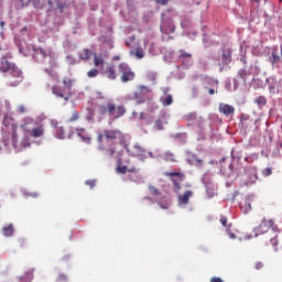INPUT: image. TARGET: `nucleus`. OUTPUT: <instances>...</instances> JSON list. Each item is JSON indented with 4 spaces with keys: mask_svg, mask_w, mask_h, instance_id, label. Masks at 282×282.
Returning a JSON list of instances; mask_svg holds the SVG:
<instances>
[{
    "mask_svg": "<svg viewBox=\"0 0 282 282\" xmlns=\"http://www.w3.org/2000/svg\"><path fill=\"white\" fill-rule=\"evenodd\" d=\"M0 72H8V74H10L9 83L11 87H17V85L23 82V73L21 69L6 58H2L0 62Z\"/></svg>",
    "mask_w": 282,
    "mask_h": 282,
    "instance_id": "f257e3e1",
    "label": "nucleus"
},
{
    "mask_svg": "<svg viewBox=\"0 0 282 282\" xmlns=\"http://www.w3.org/2000/svg\"><path fill=\"white\" fill-rule=\"evenodd\" d=\"M20 129H22L26 135H30V138H43V135H45V126H36V121L30 117L24 119Z\"/></svg>",
    "mask_w": 282,
    "mask_h": 282,
    "instance_id": "f03ea898",
    "label": "nucleus"
},
{
    "mask_svg": "<svg viewBox=\"0 0 282 282\" xmlns=\"http://www.w3.org/2000/svg\"><path fill=\"white\" fill-rule=\"evenodd\" d=\"M118 72L121 83H131V80H135V73L129 67V64H118Z\"/></svg>",
    "mask_w": 282,
    "mask_h": 282,
    "instance_id": "7ed1b4c3",
    "label": "nucleus"
},
{
    "mask_svg": "<svg viewBox=\"0 0 282 282\" xmlns=\"http://www.w3.org/2000/svg\"><path fill=\"white\" fill-rule=\"evenodd\" d=\"M163 175H165V177H170L172 184H173V188H174V193H180L182 191V185L180 184V182H184V180H186V175L182 172H165L163 173Z\"/></svg>",
    "mask_w": 282,
    "mask_h": 282,
    "instance_id": "20e7f679",
    "label": "nucleus"
},
{
    "mask_svg": "<svg viewBox=\"0 0 282 282\" xmlns=\"http://www.w3.org/2000/svg\"><path fill=\"white\" fill-rule=\"evenodd\" d=\"M108 116L110 120H118V118H122L124 113H127V108L124 106H116V104L109 101L107 107Z\"/></svg>",
    "mask_w": 282,
    "mask_h": 282,
    "instance_id": "39448f33",
    "label": "nucleus"
},
{
    "mask_svg": "<svg viewBox=\"0 0 282 282\" xmlns=\"http://www.w3.org/2000/svg\"><path fill=\"white\" fill-rule=\"evenodd\" d=\"M151 88L148 86H138L137 91L133 93V98L137 105H144V102H147L149 99V94H151Z\"/></svg>",
    "mask_w": 282,
    "mask_h": 282,
    "instance_id": "423d86ee",
    "label": "nucleus"
},
{
    "mask_svg": "<svg viewBox=\"0 0 282 282\" xmlns=\"http://www.w3.org/2000/svg\"><path fill=\"white\" fill-rule=\"evenodd\" d=\"M107 139L111 140L115 144H122L124 142V134L119 130H110L107 132Z\"/></svg>",
    "mask_w": 282,
    "mask_h": 282,
    "instance_id": "0eeeda50",
    "label": "nucleus"
},
{
    "mask_svg": "<svg viewBox=\"0 0 282 282\" xmlns=\"http://www.w3.org/2000/svg\"><path fill=\"white\" fill-rule=\"evenodd\" d=\"M178 61H181V63L185 65V67H191V65H193V54L186 53V51L184 50H180Z\"/></svg>",
    "mask_w": 282,
    "mask_h": 282,
    "instance_id": "6e6552de",
    "label": "nucleus"
},
{
    "mask_svg": "<svg viewBox=\"0 0 282 282\" xmlns=\"http://www.w3.org/2000/svg\"><path fill=\"white\" fill-rule=\"evenodd\" d=\"M254 202V196L249 195L247 196L241 203H240V210L245 213V215H248L250 210H252V203Z\"/></svg>",
    "mask_w": 282,
    "mask_h": 282,
    "instance_id": "1a4fd4ad",
    "label": "nucleus"
},
{
    "mask_svg": "<svg viewBox=\"0 0 282 282\" xmlns=\"http://www.w3.org/2000/svg\"><path fill=\"white\" fill-rule=\"evenodd\" d=\"M19 134H17V127L12 126V132L7 133V139L3 140L4 147H8L10 143L12 147H17V139Z\"/></svg>",
    "mask_w": 282,
    "mask_h": 282,
    "instance_id": "9d476101",
    "label": "nucleus"
},
{
    "mask_svg": "<svg viewBox=\"0 0 282 282\" xmlns=\"http://www.w3.org/2000/svg\"><path fill=\"white\" fill-rule=\"evenodd\" d=\"M245 176H247V184H254L257 182V167L245 169Z\"/></svg>",
    "mask_w": 282,
    "mask_h": 282,
    "instance_id": "9b49d317",
    "label": "nucleus"
},
{
    "mask_svg": "<svg viewBox=\"0 0 282 282\" xmlns=\"http://www.w3.org/2000/svg\"><path fill=\"white\" fill-rule=\"evenodd\" d=\"M195 193L193 191H186L184 194H180L177 202L180 206H186Z\"/></svg>",
    "mask_w": 282,
    "mask_h": 282,
    "instance_id": "f8f14e48",
    "label": "nucleus"
},
{
    "mask_svg": "<svg viewBox=\"0 0 282 282\" xmlns=\"http://www.w3.org/2000/svg\"><path fill=\"white\" fill-rule=\"evenodd\" d=\"M219 113H223V116H226V118L235 116V108L228 104H220Z\"/></svg>",
    "mask_w": 282,
    "mask_h": 282,
    "instance_id": "ddd939ff",
    "label": "nucleus"
},
{
    "mask_svg": "<svg viewBox=\"0 0 282 282\" xmlns=\"http://www.w3.org/2000/svg\"><path fill=\"white\" fill-rule=\"evenodd\" d=\"M117 173H121L124 175V173H135V167L128 169L127 165L122 164V160L118 159L117 160V167H116Z\"/></svg>",
    "mask_w": 282,
    "mask_h": 282,
    "instance_id": "4468645a",
    "label": "nucleus"
},
{
    "mask_svg": "<svg viewBox=\"0 0 282 282\" xmlns=\"http://www.w3.org/2000/svg\"><path fill=\"white\" fill-rule=\"evenodd\" d=\"M119 76L120 72H118V65L111 64L107 72V78H109V80H116Z\"/></svg>",
    "mask_w": 282,
    "mask_h": 282,
    "instance_id": "2eb2a0df",
    "label": "nucleus"
},
{
    "mask_svg": "<svg viewBox=\"0 0 282 282\" xmlns=\"http://www.w3.org/2000/svg\"><path fill=\"white\" fill-rule=\"evenodd\" d=\"M34 268H31L24 272L23 275L19 276L20 282H32L34 280Z\"/></svg>",
    "mask_w": 282,
    "mask_h": 282,
    "instance_id": "dca6fc26",
    "label": "nucleus"
},
{
    "mask_svg": "<svg viewBox=\"0 0 282 282\" xmlns=\"http://www.w3.org/2000/svg\"><path fill=\"white\" fill-rule=\"evenodd\" d=\"M65 88L59 86L52 87V94H54V96H57V98H64V100H69V98L65 97Z\"/></svg>",
    "mask_w": 282,
    "mask_h": 282,
    "instance_id": "f3484780",
    "label": "nucleus"
},
{
    "mask_svg": "<svg viewBox=\"0 0 282 282\" xmlns=\"http://www.w3.org/2000/svg\"><path fill=\"white\" fill-rule=\"evenodd\" d=\"M94 65L95 67L102 69L105 67V58L100 54H94Z\"/></svg>",
    "mask_w": 282,
    "mask_h": 282,
    "instance_id": "a211bd4d",
    "label": "nucleus"
},
{
    "mask_svg": "<svg viewBox=\"0 0 282 282\" xmlns=\"http://www.w3.org/2000/svg\"><path fill=\"white\" fill-rule=\"evenodd\" d=\"M221 62L224 65H230L232 63V52L229 50L223 52Z\"/></svg>",
    "mask_w": 282,
    "mask_h": 282,
    "instance_id": "6ab92c4d",
    "label": "nucleus"
},
{
    "mask_svg": "<svg viewBox=\"0 0 282 282\" xmlns=\"http://www.w3.org/2000/svg\"><path fill=\"white\" fill-rule=\"evenodd\" d=\"M76 131L77 135L82 138L84 142H86L87 144L91 142V138L89 137V134H87V131L85 129H76Z\"/></svg>",
    "mask_w": 282,
    "mask_h": 282,
    "instance_id": "aec40b11",
    "label": "nucleus"
},
{
    "mask_svg": "<svg viewBox=\"0 0 282 282\" xmlns=\"http://www.w3.org/2000/svg\"><path fill=\"white\" fill-rule=\"evenodd\" d=\"M33 52L35 54L42 55V58H47V56H50V58H52V50L46 51V50L41 48V47H37V48L33 47Z\"/></svg>",
    "mask_w": 282,
    "mask_h": 282,
    "instance_id": "412c9836",
    "label": "nucleus"
},
{
    "mask_svg": "<svg viewBox=\"0 0 282 282\" xmlns=\"http://www.w3.org/2000/svg\"><path fill=\"white\" fill-rule=\"evenodd\" d=\"M105 138H107V131L97 133V142L99 144L98 149L100 151H105V145L102 144V141L105 140Z\"/></svg>",
    "mask_w": 282,
    "mask_h": 282,
    "instance_id": "4be33fe9",
    "label": "nucleus"
},
{
    "mask_svg": "<svg viewBox=\"0 0 282 282\" xmlns=\"http://www.w3.org/2000/svg\"><path fill=\"white\" fill-rule=\"evenodd\" d=\"M55 138L58 140H65V128L63 126L55 127Z\"/></svg>",
    "mask_w": 282,
    "mask_h": 282,
    "instance_id": "5701e85b",
    "label": "nucleus"
},
{
    "mask_svg": "<svg viewBox=\"0 0 282 282\" xmlns=\"http://www.w3.org/2000/svg\"><path fill=\"white\" fill-rule=\"evenodd\" d=\"M91 50L89 48H84L83 52L79 53V58L80 61H89L91 58Z\"/></svg>",
    "mask_w": 282,
    "mask_h": 282,
    "instance_id": "b1692460",
    "label": "nucleus"
},
{
    "mask_svg": "<svg viewBox=\"0 0 282 282\" xmlns=\"http://www.w3.org/2000/svg\"><path fill=\"white\" fill-rule=\"evenodd\" d=\"M2 232L4 237H12L14 235V226L12 224L4 226Z\"/></svg>",
    "mask_w": 282,
    "mask_h": 282,
    "instance_id": "393cba45",
    "label": "nucleus"
},
{
    "mask_svg": "<svg viewBox=\"0 0 282 282\" xmlns=\"http://www.w3.org/2000/svg\"><path fill=\"white\" fill-rule=\"evenodd\" d=\"M63 85H64V89L69 94V91H72V86L74 85V79L69 77H65L63 79Z\"/></svg>",
    "mask_w": 282,
    "mask_h": 282,
    "instance_id": "a878e982",
    "label": "nucleus"
},
{
    "mask_svg": "<svg viewBox=\"0 0 282 282\" xmlns=\"http://www.w3.org/2000/svg\"><path fill=\"white\" fill-rule=\"evenodd\" d=\"M161 102L164 107H170V105H173V96L167 95L165 98L161 97Z\"/></svg>",
    "mask_w": 282,
    "mask_h": 282,
    "instance_id": "bb28decb",
    "label": "nucleus"
},
{
    "mask_svg": "<svg viewBox=\"0 0 282 282\" xmlns=\"http://www.w3.org/2000/svg\"><path fill=\"white\" fill-rule=\"evenodd\" d=\"M163 160H165V162H177V160L175 159V154H173V152L171 151L164 153Z\"/></svg>",
    "mask_w": 282,
    "mask_h": 282,
    "instance_id": "cd10ccee",
    "label": "nucleus"
},
{
    "mask_svg": "<svg viewBox=\"0 0 282 282\" xmlns=\"http://www.w3.org/2000/svg\"><path fill=\"white\" fill-rule=\"evenodd\" d=\"M133 153L137 158H142V155H144L145 151H144V148H142L140 145H134Z\"/></svg>",
    "mask_w": 282,
    "mask_h": 282,
    "instance_id": "c85d7f7f",
    "label": "nucleus"
},
{
    "mask_svg": "<svg viewBox=\"0 0 282 282\" xmlns=\"http://www.w3.org/2000/svg\"><path fill=\"white\" fill-rule=\"evenodd\" d=\"M80 118V113L77 110L70 112V117L67 119V122H76Z\"/></svg>",
    "mask_w": 282,
    "mask_h": 282,
    "instance_id": "c756f323",
    "label": "nucleus"
},
{
    "mask_svg": "<svg viewBox=\"0 0 282 282\" xmlns=\"http://www.w3.org/2000/svg\"><path fill=\"white\" fill-rule=\"evenodd\" d=\"M153 128L155 129V131H163L164 130V120L163 119H158L154 122Z\"/></svg>",
    "mask_w": 282,
    "mask_h": 282,
    "instance_id": "7c9ffc66",
    "label": "nucleus"
},
{
    "mask_svg": "<svg viewBox=\"0 0 282 282\" xmlns=\"http://www.w3.org/2000/svg\"><path fill=\"white\" fill-rule=\"evenodd\" d=\"M256 102H257L258 107H265V105H268V99L263 96H259L256 99Z\"/></svg>",
    "mask_w": 282,
    "mask_h": 282,
    "instance_id": "2f4dec72",
    "label": "nucleus"
},
{
    "mask_svg": "<svg viewBox=\"0 0 282 282\" xmlns=\"http://www.w3.org/2000/svg\"><path fill=\"white\" fill-rule=\"evenodd\" d=\"M187 122H195V120H197V113L195 112H191L188 115L185 116Z\"/></svg>",
    "mask_w": 282,
    "mask_h": 282,
    "instance_id": "473e14b6",
    "label": "nucleus"
},
{
    "mask_svg": "<svg viewBox=\"0 0 282 282\" xmlns=\"http://www.w3.org/2000/svg\"><path fill=\"white\" fill-rule=\"evenodd\" d=\"M281 61V56H279V53L276 51H273L271 54V63H279Z\"/></svg>",
    "mask_w": 282,
    "mask_h": 282,
    "instance_id": "72a5a7b5",
    "label": "nucleus"
},
{
    "mask_svg": "<svg viewBox=\"0 0 282 282\" xmlns=\"http://www.w3.org/2000/svg\"><path fill=\"white\" fill-rule=\"evenodd\" d=\"M99 72L97 68H93L87 72V76L88 78H96V76H98Z\"/></svg>",
    "mask_w": 282,
    "mask_h": 282,
    "instance_id": "f704fd0d",
    "label": "nucleus"
},
{
    "mask_svg": "<svg viewBox=\"0 0 282 282\" xmlns=\"http://www.w3.org/2000/svg\"><path fill=\"white\" fill-rule=\"evenodd\" d=\"M65 8H67V3H65V2H58V1H57V10L59 11L61 14H63Z\"/></svg>",
    "mask_w": 282,
    "mask_h": 282,
    "instance_id": "c9c22d12",
    "label": "nucleus"
},
{
    "mask_svg": "<svg viewBox=\"0 0 282 282\" xmlns=\"http://www.w3.org/2000/svg\"><path fill=\"white\" fill-rule=\"evenodd\" d=\"M262 175L264 177H270V175H272V167H267L262 171Z\"/></svg>",
    "mask_w": 282,
    "mask_h": 282,
    "instance_id": "e433bc0d",
    "label": "nucleus"
},
{
    "mask_svg": "<svg viewBox=\"0 0 282 282\" xmlns=\"http://www.w3.org/2000/svg\"><path fill=\"white\" fill-rule=\"evenodd\" d=\"M135 56L137 58H144V51H142V48H137Z\"/></svg>",
    "mask_w": 282,
    "mask_h": 282,
    "instance_id": "4c0bfd02",
    "label": "nucleus"
},
{
    "mask_svg": "<svg viewBox=\"0 0 282 282\" xmlns=\"http://www.w3.org/2000/svg\"><path fill=\"white\" fill-rule=\"evenodd\" d=\"M149 191L152 195H160V189H158L155 186H150Z\"/></svg>",
    "mask_w": 282,
    "mask_h": 282,
    "instance_id": "58836bf2",
    "label": "nucleus"
},
{
    "mask_svg": "<svg viewBox=\"0 0 282 282\" xmlns=\"http://www.w3.org/2000/svg\"><path fill=\"white\" fill-rule=\"evenodd\" d=\"M238 75L240 76V78H242V80H246V76H248V72H246V69H240Z\"/></svg>",
    "mask_w": 282,
    "mask_h": 282,
    "instance_id": "ea45409f",
    "label": "nucleus"
},
{
    "mask_svg": "<svg viewBox=\"0 0 282 282\" xmlns=\"http://www.w3.org/2000/svg\"><path fill=\"white\" fill-rule=\"evenodd\" d=\"M98 113L100 116H105L107 113V107H105V106L99 107L98 108Z\"/></svg>",
    "mask_w": 282,
    "mask_h": 282,
    "instance_id": "a19ab883",
    "label": "nucleus"
},
{
    "mask_svg": "<svg viewBox=\"0 0 282 282\" xmlns=\"http://www.w3.org/2000/svg\"><path fill=\"white\" fill-rule=\"evenodd\" d=\"M85 184L86 186H89V188H94V186H96V181L95 180L86 181Z\"/></svg>",
    "mask_w": 282,
    "mask_h": 282,
    "instance_id": "79ce46f5",
    "label": "nucleus"
},
{
    "mask_svg": "<svg viewBox=\"0 0 282 282\" xmlns=\"http://www.w3.org/2000/svg\"><path fill=\"white\" fill-rule=\"evenodd\" d=\"M263 262H261V261H258V262H256V264H254V268H256V270H263Z\"/></svg>",
    "mask_w": 282,
    "mask_h": 282,
    "instance_id": "37998d69",
    "label": "nucleus"
},
{
    "mask_svg": "<svg viewBox=\"0 0 282 282\" xmlns=\"http://www.w3.org/2000/svg\"><path fill=\"white\" fill-rule=\"evenodd\" d=\"M220 224H223V226H228V219L224 216L220 217Z\"/></svg>",
    "mask_w": 282,
    "mask_h": 282,
    "instance_id": "c03bdc74",
    "label": "nucleus"
},
{
    "mask_svg": "<svg viewBox=\"0 0 282 282\" xmlns=\"http://www.w3.org/2000/svg\"><path fill=\"white\" fill-rule=\"evenodd\" d=\"M43 1H44V6H45V3H47L48 10H52V8H53L52 0H43Z\"/></svg>",
    "mask_w": 282,
    "mask_h": 282,
    "instance_id": "a18cd8bd",
    "label": "nucleus"
},
{
    "mask_svg": "<svg viewBox=\"0 0 282 282\" xmlns=\"http://www.w3.org/2000/svg\"><path fill=\"white\" fill-rule=\"evenodd\" d=\"M25 243H26L25 239L21 238V239L19 240V246H20V248H25Z\"/></svg>",
    "mask_w": 282,
    "mask_h": 282,
    "instance_id": "49530a36",
    "label": "nucleus"
},
{
    "mask_svg": "<svg viewBox=\"0 0 282 282\" xmlns=\"http://www.w3.org/2000/svg\"><path fill=\"white\" fill-rule=\"evenodd\" d=\"M210 282H224V280L221 278L213 276Z\"/></svg>",
    "mask_w": 282,
    "mask_h": 282,
    "instance_id": "de8ad7c7",
    "label": "nucleus"
},
{
    "mask_svg": "<svg viewBox=\"0 0 282 282\" xmlns=\"http://www.w3.org/2000/svg\"><path fill=\"white\" fill-rule=\"evenodd\" d=\"M65 280H67V275L63 273L58 275V281H65Z\"/></svg>",
    "mask_w": 282,
    "mask_h": 282,
    "instance_id": "09e8293b",
    "label": "nucleus"
},
{
    "mask_svg": "<svg viewBox=\"0 0 282 282\" xmlns=\"http://www.w3.org/2000/svg\"><path fill=\"white\" fill-rule=\"evenodd\" d=\"M156 3H161V6H166L169 3V0H155Z\"/></svg>",
    "mask_w": 282,
    "mask_h": 282,
    "instance_id": "8fccbe9b",
    "label": "nucleus"
},
{
    "mask_svg": "<svg viewBox=\"0 0 282 282\" xmlns=\"http://www.w3.org/2000/svg\"><path fill=\"white\" fill-rule=\"evenodd\" d=\"M18 111H19L20 113H25V106H20V107L18 108Z\"/></svg>",
    "mask_w": 282,
    "mask_h": 282,
    "instance_id": "3c124183",
    "label": "nucleus"
},
{
    "mask_svg": "<svg viewBox=\"0 0 282 282\" xmlns=\"http://www.w3.org/2000/svg\"><path fill=\"white\" fill-rule=\"evenodd\" d=\"M160 208H162L163 210H166L169 208V204H159Z\"/></svg>",
    "mask_w": 282,
    "mask_h": 282,
    "instance_id": "603ef678",
    "label": "nucleus"
},
{
    "mask_svg": "<svg viewBox=\"0 0 282 282\" xmlns=\"http://www.w3.org/2000/svg\"><path fill=\"white\" fill-rule=\"evenodd\" d=\"M102 98H104L102 93L97 91V99L98 100H102Z\"/></svg>",
    "mask_w": 282,
    "mask_h": 282,
    "instance_id": "864d4df0",
    "label": "nucleus"
},
{
    "mask_svg": "<svg viewBox=\"0 0 282 282\" xmlns=\"http://www.w3.org/2000/svg\"><path fill=\"white\" fill-rule=\"evenodd\" d=\"M208 94H209V96H214V94H215V89L209 88V89H208Z\"/></svg>",
    "mask_w": 282,
    "mask_h": 282,
    "instance_id": "5fc2aeb1",
    "label": "nucleus"
},
{
    "mask_svg": "<svg viewBox=\"0 0 282 282\" xmlns=\"http://www.w3.org/2000/svg\"><path fill=\"white\" fill-rule=\"evenodd\" d=\"M108 47H110V48L113 47V41H111V40L108 41Z\"/></svg>",
    "mask_w": 282,
    "mask_h": 282,
    "instance_id": "6e6d98bb",
    "label": "nucleus"
},
{
    "mask_svg": "<svg viewBox=\"0 0 282 282\" xmlns=\"http://www.w3.org/2000/svg\"><path fill=\"white\" fill-rule=\"evenodd\" d=\"M112 61H120V56L119 55H116Z\"/></svg>",
    "mask_w": 282,
    "mask_h": 282,
    "instance_id": "4d7b16f0",
    "label": "nucleus"
},
{
    "mask_svg": "<svg viewBox=\"0 0 282 282\" xmlns=\"http://www.w3.org/2000/svg\"><path fill=\"white\" fill-rule=\"evenodd\" d=\"M109 153H110V155H113V153H116V150L110 149V150H109Z\"/></svg>",
    "mask_w": 282,
    "mask_h": 282,
    "instance_id": "13d9d810",
    "label": "nucleus"
},
{
    "mask_svg": "<svg viewBox=\"0 0 282 282\" xmlns=\"http://www.w3.org/2000/svg\"><path fill=\"white\" fill-rule=\"evenodd\" d=\"M196 162L202 166V159H196Z\"/></svg>",
    "mask_w": 282,
    "mask_h": 282,
    "instance_id": "bf43d9fd",
    "label": "nucleus"
},
{
    "mask_svg": "<svg viewBox=\"0 0 282 282\" xmlns=\"http://www.w3.org/2000/svg\"><path fill=\"white\" fill-rule=\"evenodd\" d=\"M229 237H230V239H235L236 238L235 234H229Z\"/></svg>",
    "mask_w": 282,
    "mask_h": 282,
    "instance_id": "052dcab7",
    "label": "nucleus"
},
{
    "mask_svg": "<svg viewBox=\"0 0 282 282\" xmlns=\"http://www.w3.org/2000/svg\"><path fill=\"white\" fill-rule=\"evenodd\" d=\"M0 25H1V28H3L6 25V22L1 21Z\"/></svg>",
    "mask_w": 282,
    "mask_h": 282,
    "instance_id": "680f3d73",
    "label": "nucleus"
},
{
    "mask_svg": "<svg viewBox=\"0 0 282 282\" xmlns=\"http://www.w3.org/2000/svg\"><path fill=\"white\" fill-rule=\"evenodd\" d=\"M51 67H56V63H55V62H52Z\"/></svg>",
    "mask_w": 282,
    "mask_h": 282,
    "instance_id": "e2e57ef3",
    "label": "nucleus"
},
{
    "mask_svg": "<svg viewBox=\"0 0 282 282\" xmlns=\"http://www.w3.org/2000/svg\"><path fill=\"white\" fill-rule=\"evenodd\" d=\"M256 3H261V0H253Z\"/></svg>",
    "mask_w": 282,
    "mask_h": 282,
    "instance_id": "0e129e2a",
    "label": "nucleus"
},
{
    "mask_svg": "<svg viewBox=\"0 0 282 282\" xmlns=\"http://www.w3.org/2000/svg\"><path fill=\"white\" fill-rule=\"evenodd\" d=\"M281 56H282V47H281Z\"/></svg>",
    "mask_w": 282,
    "mask_h": 282,
    "instance_id": "69168bd1",
    "label": "nucleus"
},
{
    "mask_svg": "<svg viewBox=\"0 0 282 282\" xmlns=\"http://www.w3.org/2000/svg\"><path fill=\"white\" fill-rule=\"evenodd\" d=\"M167 93V90H164V94H166Z\"/></svg>",
    "mask_w": 282,
    "mask_h": 282,
    "instance_id": "338daca9",
    "label": "nucleus"
},
{
    "mask_svg": "<svg viewBox=\"0 0 282 282\" xmlns=\"http://www.w3.org/2000/svg\"><path fill=\"white\" fill-rule=\"evenodd\" d=\"M209 197H213V195H210Z\"/></svg>",
    "mask_w": 282,
    "mask_h": 282,
    "instance_id": "774afa93",
    "label": "nucleus"
}]
</instances>
